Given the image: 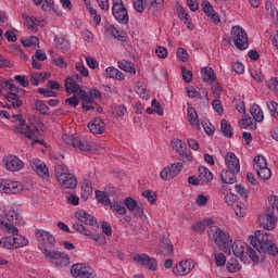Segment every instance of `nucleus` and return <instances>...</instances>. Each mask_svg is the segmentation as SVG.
Instances as JSON below:
<instances>
[{
    "label": "nucleus",
    "instance_id": "obj_24",
    "mask_svg": "<svg viewBox=\"0 0 278 278\" xmlns=\"http://www.w3.org/2000/svg\"><path fill=\"white\" fill-rule=\"evenodd\" d=\"M240 172H236L232 169H223L220 173V179L223 184H236L238 181V178L236 175H238Z\"/></svg>",
    "mask_w": 278,
    "mask_h": 278
},
{
    "label": "nucleus",
    "instance_id": "obj_44",
    "mask_svg": "<svg viewBox=\"0 0 278 278\" xmlns=\"http://www.w3.org/2000/svg\"><path fill=\"white\" fill-rule=\"evenodd\" d=\"M80 88L76 83H70L68 79H65V92L67 94H77Z\"/></svg>",
    "mask_w": 278,
    "mask_h": 278
},
{
    "label": "nucleus",
    "instance_id": "obj_13",
    "mask_svg": "<svg viewBox=\"0 0 278 278\" xmlns=\"http://www.w3.org/2000/svg\"><path fill=\"white\" fill-rule=\"evenodd\" d=\"M257 220L263 229H266L267 231H273L277 223V216H275V214L270 212H267L260 214Z\"/></svg>",
    "mask_w": 278,
    "mask_h": 278
},
{
    "label": "nucleus",
    "instance_id": "obj_50",
    "mask_svg": "<svg viewBox=\"0 0 278 278\" xmlns=\"http://www.w3.org/2000/svg\"><path fill=\"white\" fill-rule=\"evenodd\" d=\"M23 47H36V45H40V39L36 36H31L28 39H21Z\"/></svg>",
    "mask_w": 278,
    "mask_h": 278
},
{
    "label": "nucleus",
    "instance_id": "obj_30",
    "mask_svg": "<svg viewBox=\"0 0 278 278\" xmlns=\"http://www.w3.org/2000/svg\"><path fill=\"white\" fill-rule=\"evenodd\" d=\"M220 131L224 138H233V127L227 119H222Z\"/></svg>",
    "mask_w": 278,
    "mask_h": 278
},
{
    "label": "nucleus",
    "instance_id": "obj_19",
    "mask_svg": "<svg viewBox=\"0 0 278 278\" xmlns=\"http://www.w3.org/2000/svg\"><path fill=\"white\" fill-rule=\"evenodd\" d=\"M4 218L12 223V225H25V219H23V216L21 213L14 211V210H7L4 211Z\"/></svg>",
    "mask_w": 278,
    "mask_h": 278
},
{
    "label": "nucleus",
    "instance_id": "obj_62",
    "mask_svg": "<svg viewBox=\"0 0 278 278\" xmlns=\"http://www.w3.org/2000/svg\"><path fill=\"white\" fill-rule=\"evenodd\" d=\"M215 264L218 267L225 266V264H227V256L223 253L215 254Z\"/></svg>",
    "mask_w": 278,
    "mask_h": 278
},
{
    "label": "nucleus",
    "instance_id": "obj_38",
    "mask_svg": "<svg viewBox=\"0 0 278 278\" xmlns=\"http://www.w3.org/2000/svg\"><path fill=\"white\" fill-rule=\"evenodd\" d=\"M256 174L258 179H261V181H268V179L273 177V172L270 170V168H268V166L263 167L261 169H256Z\"/></svg>",
    "mask_w": 278,
    "mask_h": 278
},
{
    "label": "nucleus",
    "instance_id": "obj_6",
    "mask_svg": "<svg viewBox=\"0 0 278 278\" xmlns=\"http://www.w3.org/2000/svg\"><path fill=\"white\" fill-rule=\"evenodd\" d=\"M112 14L121 25H129V13L127 12V8L123 3V0H112Z\"/></svg>",
    "mask_w": 278,
    "mask_h": 278
},
{
    "label": "nucleus",
    "instance_id": "obj_25",
    "mask_svg": "<svg viewBox=\"0 0 278 278\" xmlns=\"http://www.w3.org/2000/svg\"><path fill=\"white\" fill-rule=\"evenodd\" d=\"M198 172L200 181H203L204 184H212L214 180V174H212L207 167L199 166Z\"/></svg>",
    "mask_w": 278,
    "mask_h": 278
},
{
    "label": "nucleus",
    "instance_id": "obj_41",
    "mask_svg": "<svg viewBox=\"0 0 278 278\" xmlns=\"http://www.w3.org/2000/svg\"><path fill=\"white\" fill-rule=\"evenodd\" d=\"M161 249H164V251H167L169 255H173V251H175V248L173 247V242L170 239L163 237L160 241Z\"/></svg>",
    "mask_w": 278,
    "mask_h": 278
},
{
    "label": "nucleus",
    "instance_id": "obj_59",
    "mask_svg": "<svg viewBox=\"0 0 278 278\" xmlns=\"http://www.w3.org/2000/svg\"><path fill=\"white\" fill-rule=\"evenodd\" d=\"M177 58H178V60H180V62H188V59H189L188 50L179 47L177 49Z\"/></svg>",
    "mask_w": 278,
    "mask_h": 278
},
{
    "label": "nucleus",
    "instance_id": "obj_31",
    "mask_svg": "<svg viewBox=\"0 0 278 278\" xmlns=\"http://www.w3.org/2000/svg\"><path fill=\"white\" fill-rule=\"evenodd\" d=\"M239 126L241 129H247L250 127V129H257V124H253V117L249 114H244L242 119L239 121Z\"/></svg>",
    "mask_w": 278,
    "mask_h": 278
},
{
    "label": "nucleus",
    "instance_id": "obj_61",
    "mask_svg": "<svg viewBox=\"0 0 278 278\" xmlns=\"http://www.w3.org/2000/svg\"><path fill=\"white\" fill-rule=\"evenodd\" d=\"M213 110L217 112L219 116H223V102L219 99H215L212 101Z\"/></svg>",
    "mask_w": 278,
    "mask_h": 278
},
{
    "label": "nucleus",
    "instance_id": "obj_58",
    "mask_svg": "<svg viewBox=\"0 0 278 278\" xmlns=\"http://www.w3.org/2000/svg\"><path fill=\"white\" fill-rule=\"evenodd\" d=\"M38 94H42L46 98H51V97H58V92L49 89H45L42 87H39L37 89Z\"/></svg>",
    "mask_w": 278,
    "mask_h": 278
},
{
    "label": "nucleus",
    "instance_id": "obj_42",
    "mask_svg": "<svg viewBox=\"0 0 278 278\" xmlns=\"http://www.w3.org/2000/svg\"><path fill=\"white\" fill-rule=\"evenodd\" d=\"M13 244L14 249H21L23 247H27V244H29V240L23 237V235H16L15 237H13Z\"/></svg>",
    "mask_w": 278,
    "mask_h": 278
},
{
    "label": "nucleus",
    "instance_id": "obj_46",
    "mask_svg": "<svg viewBox=\"0 0 278 278\" xmlns=\"http://www.w3.org/2000/svg\"><path fill=\"white\" fill-rule=\"evenodd\" d=\"M108 205H110L111 210H125L123 199L118 197H114L113 199H111L110 204Z\"/></svg>",
    "mask_w": 278,
    "mask_h": 278
},
{
    "label": "nucleus",
    "instance_id": "obj_9",
    "mask_svg": "<svg viewBox=\"0 0 278 278\" xmlns=\"http://www.w3.org/2000/svg\"><path fill=\"white\" fill-rule=\"evenodd\" d=\"M192 270H194V261L192 258L180 261L172 269L173 275L176 277H186V275H190Z\"/></svg>",
    "mask_w": 278,
    "mask_h": 278
},
{
    "label": "nucleus",
    "instance_id": "obj_57",
    "mask_svg": "<svg viewBox=\"0 0 278 278\" xmlns=\"http://www.w3.org/2000/svg\"><path fill=\"white\" fill-rule=\"evenodd\" d=\"M14 79L23 88H27V86H29V79L25 75H15Z\"/></svg>",
    "mask_w": 278,
    "mask_h": 278
},
{
    "label": "nucleus",
    "instance_id": "obj_4",
    "mask_svg": "<svg viewBox=\"0 0 278 278\" xmlns=\"http://www.w3.org/2000/svg\"><path fill=\"white\" fill-rule=\"evenodd\" d=\"M11 123H18L15 126V130L18 131V134H22L23 136L28 138V140H33L30 142L31 147H35L36 144H38V142H36V139H34V136H36V132H34V130L31 129V126L26 124V121L23 118V114L12 115Z\"/></svg>",
    "mask_w": 278,
    "mask_h": 278
},
{
    "label": "nucleus",
    "instance_id": "obj_3",
    "mask_svg": "<svg viewBox=\"0 0 278 278\" xmlns=\"http://www.w3.org/2000/svg\"><path fill=\"white\" fill-rule=\"evenodd\" d=\"M40 251L47 260H50V264L55 266V268H66L71 264V257L64 252L48 248H40Z\"/></svg>",
    "mask_w": 278,
    "mask_h": 278
},
{
    "label": "nucleus",
    "instance_id": "obj_17",
    "mask_svg": "<svg viewBox=\"0 0 278 278\" xmlns=\"http://www.w3.org/2000/svg\"><path fill=\"white\" fill-rule=\"evenodd\" d=\"M201 5L207 18H211V21L215 23V25H218V23H220V16L216 12H214V7L212 5V3H210V1L207 0H203L201 2Z\"/></svg>",
    "mask_w": 278,
    "mask_h": 278
},
{
    "label": "nucleus",
    "instance_id": "obj_40",
    "mask_svg": "<svg viewBox=\"0 0 278 278\" xmlns=\"http://www.w3.org/2000/svg\"><path fill=\"white\" fill-rule=\"evenodd\" d=\"M35 108L39 112V114H42V116H49V105L45 103L42 100H36L35 101Z\"/></svg>",
    "mask_w": 278,
    "mask_h": 278
},
{
    "label": "nucleus",
    "instance_id": "obj_32",
    "mask_svg": "<svg viewBox=\"0 0 278 278\" xmlns=\"http://www.w3.org/2000/svg\"><path fill=\"white\" fill-rule=\"evenodd\" d=\"M201 77L203 81H211V84L213 81H216V73L212 67H207V66L203 67L201 71Z\"/></svg>",
    "mask_w": 278,
    "mask_h": 278
},
{
    "label": "nucleus",
    "instance_id": "obj_49",
    "mask_svg": "<svg viewBox=\"0 0 278 278\" xmlns=\"http://www.w3.org/2000/svg\"><path fill=\"white\" fill-rule=\"evenodd\" d=\"M124 207L127 210H136L138 207V210H140V205H138V201L134 200V198L128 197L126 198L124 201Z\"/></svg>",
    "mask_w": 278,
    "mask_h": 278
},
{
    "label": "nucleus",
    "instance_id": "obj_18",
    "mask_svg": "<svg viewBox=\"0 0 278 278\" xmlns=\"http://www.w3.org/2000/svg\"><path fill=\"white\" fill-rule=\"evenodd\" d=\"M225 164L229 170L240 173V160L233 152H227L225 155Z\"/></svg>",
    "mask_w": 278,
    "mask_h": 278
},
{
    "label": "nucleus",
    "instance_id": "obj_34",
    "mask_svg": "<svg viewBox=\"0 0 278 278\" xmlns=\"http://www.w3.org/2000/svg\"><path fill=\"white\" fill-rule=\"evenodd\" d=\"M250 114L253 116L256 123H262L264 121V112L262 111V108H260V105L257 104H253L250 108Z\"/></svg>",
    "mask_w": 278,
    "mask_h": 278
},
{
    "label": "nucleus",
    "instance_id": "obj_5",
    "mask_svg": "<svg viewBox=\"0 0 278 278\" xmlns=\"http://www.w3.org/2000/svg\"><path fill=\"white\" fill-rule=\"evenodd\" d=\"M230 38L239 51H245V49H249V35H247V30L241 26H233L231 28Z\"/></svg>",
    "mask_w": 278,
    "mask_h": 278
},
{
    "label": "nucleus",
    "instance_id": "obj_33",
    "mask_svg": "<svg viewBox=\"0 0 278 278\" xmlns=\"http://www.w3.org/2000/svg\"><path fill=\"white\" fill-rule=\"evenodd\" d=\"M266 232H262V230H256L255 231V236H250V244H252V247H254V249H260L261 244H262V239L265 237Z\"/></svg>",
    "mask_w": 278,
    "mask_h": 278
},
{
    "label": "nucleus",
    "instance_id": "obj_14",
    "mask_svg": "<svg viewBox=\"0 0 278 278\" xmlns=\"http://www.w3.org/2000/svg\"><path fill=\"white\" fill-rule=\"evenodd\" d=\"M0 186L7 194H20V192H25L27 190L25 189V186L18 181L2 180Z\"/></svg>",
    "mask_w": 278,
    "mask_h": 278
},
{
    "label": "nucleus",
    "instance_id": "obj_11",
    "mask_svg": "<svg viewBox=\"0 0 278 278\" xmlns=\"http://www.w3.org/2000/svg\"><path fill=\"white\" fill-rule=\"evenodd\" d=\"M35 236L39 244L43 245L41 249H53L55 247V237L49 231L37 229Z\"/></svg>",
    "mask_w": 278,
    "mask_h": 278
},
{
    "label": "nucleus",
    "instance_id": "obj_63",
    "mask_svg": "<svg viewBox=\"0 0 278 278\" xmlns=\"http://www.w3.org/2000/svg\"><path fill=\"white\" fill-rule=\"evenodd\" d=\"M65 103L75 110L77 105H79V98H77V94H74L71 98L65 99Z\"/></svg>",
    "mask_w": 278,
    "mask_h": 278
},
{
    "label": "nucleus",
    "instance_id": "obj_56",
    "mask_svg": "<svg viewBox=\"0 0 278 278\" xmlns=\"http://www.w3.org/2000/svg\"><path fill=\"white\" fill-rule=\"evenodd\" d=\"M149 5L152 10H156L160 12V10H164V0H148Z\"/></svg>",
    "mask_w": 278,
    "mask_h": 278
},
{
    "label": "nucleus",
    "instance_id": "obj_43",
    "mask_svg": "<svg viewBox=\"0 0 278 278\" xmlns=\"http://www.w3.org/2000/svg\"><path fill=\"white\" fill-rule=\"evenodd\" d=\"M244 256L250 257L252 260L253 264H260V255H257V252L251 248V245H245V254Z\"/></svg>",
    "mask_w": 278,
    "mask_h": 278
},
{
    "label": "nucleus",
    "instance_id": "obj_37",
    "mask_svg": "<svg viewBox=\"0 0 278 278\" xmlns=\"http://www.w3.org/2000/svg\"><path fill=\"white\" fill-rule=\"evenodd\" d=\"M253 166H254V170L266 168L268 166V163L266 162V157H264V155L254 156Z\"/></svg>",
    "mask_w": 278,
    "mask_h": 278
},
{
    "label": "nucleus",
    "instance_id": "obj_54",
    "mask_svg": "<svg viewBox=\"0 0 278 278\" xmlns=\"http://www.w3.org/2000/svg\"><path fill=\"white\" fill-rule=\"evenodd\" d=\"M142 197L148 199L149 203H155L157 201V193L153 190H144Z\"/></svg>",
    "mask_w": 278,
    "mask_h": 278
},
{
    "label": "nucleus",
    "instance_id": "obj_7",
    "mask_svg": "<svg viewBox=\"0 0 278 278\" xmlns=\"http://www.w3.org/2000/svg\"><path fill=\"white\" fill-rule=\"evenodd\" d=\"M62 140L63 142H65V144H70L74 149H79V151H84V152L92 151V147L88 141L81 140V138L75 137V135L65 134L62 136Z\"/></svg>",
    "mask_w": 278,
    "mask_h": 278
},
{
    "label": "nucleus",
    "instance_id": "obj_39",
    "mask_svg": "<svg viewBox=\"0 0 278 278\" xmlns=\"http://www.w3.org/2000/svg\"><path fill=\"white\" fill-rule=\"evenodd\" d=\"M96 199L98 203H101L102 205H109L110 204V194H108L106 191L97 190L96 191Z\"/></svg>",
    "mask_w": 278,
    "mask_h": 278
},
{
    "label": "nucleus",
    "instance_id": "obj_48",
    "mask_svg": "<svg viewBox=\"0 0 278 278\" xmlns=\"http://www.w3.org/2000/svg\"><path fill=\"white\" fill-rule=\"evenodd\" d=\"M85 267H86V264H81V263L74 264L71 267L72 276L75 277V278H80L81 273H83Z\"/></svg>",
    "mask_w": 278,
    "mask_h": 278
},
{
    "label": "nucleus",
    "instance_id": "obj_1",
    "mask_svg": "<svg viewBox=\"0 0 278 278\" xmlns=\"http://www.w3.org/2000/svg\"><path fill=\"white\" fill-rule=\"evenodd\" d=\"M207 235L210 240L215 242L216 247H218L219 251H224V253L231 255V242L233 241L229 233L215 226L207 230Z\"/></svg>",
    "mask_w": 278,
    "mask_h": 278
},
{
    "label": "nucleus",
    "instance_id": "obj_2",
    "mask_svg": "<svg viewBox=\"0 0 278 278\" xmlns=\"http://www.w3.org/2000/svg\"><path fill=\"white\" fill-rule=\"evenodd\" d=\"M54 177L62 188L66 190H75L77 188V177L68 173V167L64 163L55 165Z\"/></svg>",
    "mask_w": 278,
    "mask_h": 278
},
{
    "label": "nucleus",
    "instance_id": "obj_23",
    "mask_svg": "<svg viewBox=\"0 0 278 278\" xmlns=\"http://www.w3.org/2000/svg\"><path fill=\"white\" fill-rule=\"evenodd\" d=\"M210 225H214V219L212 217L204 218L201 222L193 224L191 229L194 233H203Z\"/></svg>",
    "mask_w": 278,
    "mask_h": 278
},
{
    "label": "nucleus",
    "instance_id": "obj_52",
    "mask_svg": "<svg viewBox=\"0 0 278 278\" xmlns=\"http://www.w3.org/2000/svg\"><path fill=\"white\" fill-rule=\"evenodd\" d=\"M92 194V184L90 181H86L81 189V199H88Z\"/></svg>",
    "mask_w": 278,
    "mask_h": 278
},
{
    "label": "nucleus",
    "instance_id": "obj_35",
    "mask_svg": "<svg viewBox=\"0 0 278 278\" xmlns=\"http://www.w3.org/2000/svg\"><path fill=\"white\" fill-rule=\"evenodd\" d=\"M117 64L121 71H125V73H130L131 75H136V65L131 63V61L123 60V61H119Z\"/></svg>",
    "mask_w": 278,
    "mask_h": 278
},
{
    "label": "nucleus",
    "instance_id": "obj_55",
    "mask_svg": "<svg viewBox=\"0 0 278 278\" xmlns=\"http://www.w3.org/2000/svg\"><path fill=\"white\" fill-rule=\"evenodd\" d=\"M267 87L269 88V90H273V92H275L276 97H278V79H277V77H270L267 80Z\"/></svg>",
    "mask_w": 278,
    "mask_h": 278
},
{
    "label": "nucleus",
    "instance_id": "obj_64",
    "mask_svg": "<svg viewBox=\"0 0 278 278\" xmlns=\"http://www.w3.org/2000/svg\"><path fill=\"white\" fill-rule=\"evenodd\" d=\"M182 79L186 84L192 81V71H188L185 66L181 67Z\"/></svg>",
    "mask_w": 278,
    "mask_h": 278
},
{
    "label": "nucleus",
    "instance_id": "obj_60",
    "mask_svg": "<svg viewBox=\"0 0 278 278\" xmlns=\"http://www.w3.org/2000/svg\"><path fill=\"white\" fill-rule=\"evenodd\" d=\"M179 155L182 162H192V152L190 151V149H184L182 152H179Z\"/></svg>",
    "mask_w": 278,
    "mask_h": 278
},
{
    "label": "nucleus",
    "instance_id": "obj_29",
    "mask_svg": "<svg viewBox=\"0 0 278 278\" xmlns=\"http://www.w3.org/2000/svg\"><path fill=\"white\" fill-rule=\"evenodd\" d=\"M178 18L187 25V27L192 30L194 29V25H192V21L189 20L188 12H186V9L184 7L179 5L177 9Z\"/></svg>",
    "mask_w": 278,
    "mask_h": 278
},
{
    "label": "nucleus",
    "instance_id": "obj_45",
    "mask_svg": "<svg viewBox=\"0 0 278 278\" xmlns=\"http://www.w3.org/2000/svg\"><path fill=\"white\" fill-rule=\"evenodd\" d=\"M236 192L243 199V201H249V194H251V191L249 189L244 188V186L237 184L235 186Z\"/></svg>",
    "mask_w": 278,
    "mask_h": 278
},
{
    "label": "nucleus",
    "instance_id": "obj_47",
    "mask_svg": "<svg viewBox=\"0 0 278 278\" xmlns=\"http://www.w3.org/2000/svg\"><path fill=\"white\" fill-rule=\"evenodd\" d=\"M242 266H240V263L236 258H230L227 262V270L228 273H238Z\"/></svg>",
    "mask_w": 278,
    "mask_h": 278
},
{
    "label": "nucleus",
    "instance_id": "obj_8",
    "mask_svg": "<svg viewBox=\"0 0 278 278\" xmlns=\"http://www.w3.org/2000/svg\"><path fill=\"white\" fill-rule=\"evenodd\" d=\"M181 170H184V163H170L161 170L160 176L163 181H170V179H175Z\"/></svg>",
    "mask_w": 278,
    "mask_h": 278
},
{
    "label": "nucleus",
    "instance_id": "obj_53",
    "mask_svg": "<svg viewBox=\"0 0 278 278\" xmlns=\"http://www.w3.org/2000/svg\"><path fill=\"white\" fill-rule=\"evenodd\" d=\"M172 147L173 149H176L178 153H184V149H187L186 142H184L181 139L172 140Z\"/></svg>",
    "mask_w": 278,
    "mask_h": 278
},
{
    "label": "nucleus",
    "instance_id": "obj_26",
    "mask_svg": "<svg viewBox=\"0 0 278 278\" xmlns=\"http://www.w3.org/2000/svg\"><path fill=\"white\" fill-rule=\"evenodd\" d=\"M4 99L11 103L14 110H18V108L23 106V100H21L17 93L9 91L4 94Z\"/></svg>",
    "mask_w": 278,
    "mask_h": 278
},
{
    "label": "nucleus",
    "instance_id": "obj_12",
    "mask_svg": "<svg viewBox=\"0 0 278 278\" xmlns=\"http://www.w3.org/2000/svg\"><path fill=\"white\" fill-rule=\"evenodd\" d=\"M2 162L4 164V168L7 170H10L11 173H16L18 170H22V168L24 167V164L21 161V159H18V156L13 154H9L8 156H5L2 160Z\"/></svg>",
    "mask_w": 278,
    "mask_h": 278
},
{
    "label": "nucleus",
    "instance_id": "obj_27",
    "mask_svg": "<svg viewBox=\"0 0 278 278\" xmlns=\"http://www.w3.org/2000/svg\"><path fill=\"white\" fill-rule=\"evenodd\" d=\"M105 77L108 79H117V81H123L125 80V74L121 72V70L115 68V67H108L105 70Z\"/></svg>",
    "mask_w": 278,
    "mask_h": 278
},
{
    "label": "nucleus",
    "instance_id": "obj_15",
    "mask_svg": "<svg viewBox=\"0 0 278 278\" xmlns=\"http://www.w3.org/2000/svg\"><path fill=\"white\" fill-rule=\"evenodd\" d=\"M134 261L137 264H141V266H144L149 270H157V261L150 257L148 254H136L134 256Z\"/></svg>",
    "mask_w": 278,
    "mask_h": 278
},
{
    "label": "nucleus",
    "instance_id": "obj_20",
    "mask_svg": "<svg viewBox=\"0 0 278 278\" xmlns=\"http://www.w3.org/2000/svg\"><path fill=\"white\" fill-rule=\"evenodd\" d=\"M88 129L94 135H101L105 131V122L100 117H96L93 121L88 123Z\"/></svg>",
    "mask_w": 278,
    "mask_h": 278
},
{
    "label": "nucleus",
    "instance_id": "obj_28",
    "mask_svg": "<svg viewBox=\"0 0 278 278\" xmlns=\"http://www.w3.org/2000/svg\"><path fill=\"white\" fill-rule=\"evenodd\" d=\"M187 116H188V121L192 127H201V123H199V114H197V110H194V108L190 106V104L187 109Z\"/></svg>",
    "mask_w": 278,
    "mask_h": 278
},
{
    "label": "nucleus",
    "instance_id": "obj_10",
    "mask_svg": "<svg viewBox=\"0 0 278 278\" xmlns=\"http://www.w3.org/2000/svg\"><path fill=\"white\" fill-rule=\"evenodd\" d=\"M257 251L261 255H271L273 257L278 254V248L270 239H268L267 232H265V237L261 239V245H258Z\"/></svg>",
    "mask_w": 278,
    "mask_h": 278
},
{
    "label": "nucleus",
    "instance_id": "obj_22",
    "mask_svg": "<svg viewBox=\"0 0 278 278\" xmlns=\"http://www.w3.org/2000/svg\"><path fill=\"white\" fill-rule=\"evenodd\" d=\"M247 244L242 243V241H235L230 243V251L232 249V253L235 257H239L240 260H244L247 253Z\"/></svg>",
    "mask_w": 278,
    "mask_h": 278
},
{
    "label": "nucleus",
    "instance_id": "obj_21",
    "mask_svg": "<svg viewBox=\"0 0 278 278\" xmlns=\"http://www.w3.org/2000/svg\"><path fill=\"white\" fill-rule=\"evenodd\" d=\"M75 216L79 223H84L85 225H89L91 227L97 223V218L85 210L76 211Z\"/></svg>",
    "mask_w": 278,
    "mask_h": 278
},
{
    "label": "nucleus",
    "instance_id": "obj_16",
    "mask_svg": "<svg viewBox=\"0 0 278 278\" xmlns=\"http://www.w3.org/2000/svg\"><path fill=\"white\" fill-rule=\"evenodd\" d=\"M30 167L35 170L38 177H41V179H49V167L45 162L39 159H33L30 160Z\"/></svg>",
    "mask_w": 278,
    "mask_h": 278
},
{
    "label": "nucleus",
    "instance_id": "obj_51",
    "mask_svg": "<svg viewBox=\"0 0 278 278\" xmlns=\"http://www.w3.org/2000/svg\"><path fill=\"white\" fill-rule=\"evenodd\" d=\"M2 249H14V237H4L0 240Z\"/></svg>",
    "mask_w": 278,
    "mask_h": 278
},
{
    "label": "nucleus",
    "instance_id": "obj_36",
    "mask_svg": "<svg viewBox=\"0 0 278 278\" xmlns=\"http://www.w3.org/2000/svg\"><path fill=\"white\" fill-rule=\"evenodd\" d=\"M54 42L56 49H60L61 51H68L71 49V46L68 43V40L64 39L63 36H55L54 37Z\"/></svg>",
    "mask_w": 278,
    "mask_h": 278
}]
</instances>
